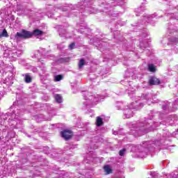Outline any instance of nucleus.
<instances>
[{
	"mask_svg": "<svg viewBox=\"0 0 178 178\" xmlns=\"http://www.w3.org/2000/svg\"><path fill=\"white\" fill-rule=\"evenodd\" d=\"M149 117L150 118L146 120L144 122H137L135 124V127L131 130V134H134L135 137L143 136V134L155 130L161 124L163 126H173L178 120V116L175 114L169 115L166 117L165 113H161L160 112L154 113L151 111Z\"/></svg>",
	"mask_w": 178,
	"mask_h": 178,
	"instance_id": "nucleus-1",
	"label": "nucleus"
},
{
	"mask_svg": "<svg viewBox=\"0 0 178 178\" xmlns=\"http://www.w3.org/2000/svg\"><path fill=\"white\" fill-rule=\"evenodd\" d=\"M169 137L177 138L178 129L172 134H170L168 130H164L162 134H159L156 135V139L154 143H152V141L144 142L142 145L138 146V149L136 151L137 155L140 158H145L146 155L154 151L155 147H161V145L165 143V140H167Z\"/></svg>",
	"mask_w": 178,
	"mask_h": 178,
	"instance_id": "nucleus-2",
	"label": "nucleus"
},
{
	"mask_svg": "<svg viewBox=\"0 0 178 178\" xmlns=\"http://www.w3.org/2000/svg\"><path fill=\"white\" fill-rule=\"evenodd\" d=\"M159 99H156V96L152 93H143L141 97H138L135 102H133L129 106H127L124 109V115L125 119H130L133 118L134 112L133 109L138 111L144 106L145 104H158Z\"/></svg>",
	"mask_w": 178,
	"mask_h": 178,
	"instance_id": "nucleus-3",
	"label": "nucleus"
},
{
	"mask_svg": "<svg viewBox=\"0 0 178 178\" xmlns=\"http://www.w3.org/2000/svg\"><path fill=\"white\" fill-rule=\"evenodd\" d=\"M83 109H88L92 108L97 102H101L105 99V96L99 95H92L90 92L85 91L83 92Z\"/></svg>",
	"mask_w": 178,
	"mask_h": 178,
	"instance_id": "nucleus-4",
	"label": "nucleus"
},
{
	"mask_svg": "<svg viewBox=\"0 0 178 178\" xmlns=\"http://www.w3.org/2000/svg\"><path fill=\"white\" fill-rule=\"evenodd\" d=\"M168 32L171 35H175V36H171V37H170L168 38L170 42H178V30H177V26H176V25L172 24H168Z\"/></svg>",
	"mask_w": 178,
	"mask_h": 178,
	"instance_id": "nucleus-5",
	"label": "nucleus"
},
{
	"mask_svg": "<svg viewBox=\"0 0 178 178\" xmlns=\"http://www.w3.org/2000/svg\"><path fill=\"white\" fill-rule=\"evenodd\" d=\"M159 17H162V15L159 16L158 14L154 13L150 15H147L143 17V19L141 22L142 26L143 24H146V23H150V24H154L152 22H155V19H158Z\"/></svg>",
	"mask_w": 178,
	"mask_h": 178,
	"instance_id": "nucleus-6",
	"label": "nucleus"
},
{
	"mask_svg": "<svg viewBox=\"0 0 178 178\" xmlns=\"http://www.w3.org/2000/svg\"><path fill=\"white\" fill-rule=\"evenodd\" d=\"M92 143H90V149H97L98 148V143H101L102 141V138L99 136H94L91 138Z\"/></svg>",
	"mask_w": 178,
	"mask_h": 178,
	"instance_id": "nucleus-7",
	"label": "nucleus"
},
{
	"mask_svg": "<svg viewBox=\"0 0 178 178\" xmlns=\"http://www.w3.org/2000/svg\"><path fill=\"white\" fill-rule=\"evenodd\" d=\"M45 56V49L40 48L36 51L33 58L38 59V62H42L41 57Z\"/></svg>",
	"mask_w": 178,
	"mask_h": 178,
	"instance_id": "nucleus-8",
	"label": "nucleus"
},
{
	"mask_svg": "<svg viewBox=\"0 0 178 178\" xmlns=\"http://www.w3.org/2000/svg\"><path fill=\"white\" fill-rule=\"evenodd\" d=\"M72 136L73 132H72V131L70 130H64L61 131V137H63V138H65L66 140H70Z\"/></svg>",
	"mask_w": 178,
	"mask_h": 178,
	"instance_id": "nucleus-9",
	"label": "nucleus"
},
{
	"mask_svg": "<svg viewBox=\"0 0 178 178\" xmlns=\"http://www.w3.org/2000/svg\"><path fill=\"white\" fill-rule=\"evenodd\" d=\"M161 83V81L155 76H152L149 79V84L150 86H158V84Z\"/></svg>",
	"mask_w": 178,
	"mask_h": 178,
	"instance_id": "nucleus-10",
	"label": "nucleus"
},
{
	"mask_svg": "<svg viewBox=\"0 0 178 178\" xmlns=\"http://www.w3.org/2000/svg\"><path fill=\"white\" fill-rule=\"evenodd\" d=\"M93 44L95 45V47H98V49L101 51H104L105 49V43H102V41L98 40L97 42H95ZM101 45H104V47L102 48Z\"/></svg>",
	"mask_w": 178,
	"mask_h": 178,
	"instance_id": "nucleus-11",
	"label": "nucleus"
},
{
	"mask_svg": "<svg viewBox=\"0 0 178 178\" xmlns=\"http://www.w3.org/2000/svg\"><path fill=\"white\" fill-rule=\"evenodd\" d=\"M42 34H44V32L40 29H35L33 32H32V35H34L35 37H41V35H42Z\"/></svg>",
	"mask_w": 178,
	"mask_h": 178,
	"instance_id": "nucleus-12",
	"label": "nucleus"
},
{
	"mask_svg": "<svg viewBox=\"0 0 178 178\" xmlns=\"http://www.w3.org/2000/svg\"><path fill=\"white\" fill-rule=\"evenodd\" d=\"M33 37V32L23 30V38H31Z\"/></svg>",
	"mask_w": 178,
	"mask_h": 178,
	"instance_id": "nucleus-13",
	"label": "nucleus"
},
{
	"mask_svg": "<svg viewBox=\"0 0 178 178\" xmlns=\"http://www.w3.org/2000/svg\"><path fill=\"white\" fill-rule=\"evenodd\" d=\"M58 33L60 37H65L66 38H69L67 35V32H66V30L65 29H59Z\"/></svg>",
	"mask_w": 178,
	"mask_h": 178,
	"instance_id": "nucleus-14",
	"label": "nucleus"
},
{
	"mask_svg": "<svg viewBox=\"0 0 178 178\" xmlns=\"http://www.w3.org/2000/svg\"><path fill=\"white\" fill-rule=\"evenodd\" d=\"M145 10V7H144V6H140V7L136 8L135 10V13H136V16H140V13H141L142 12H144Z\"/></svg>",
	"mask_w": 178,
	"mask_h": 178,
	"instance_id": "nucleus-15",
	"label": "nucleus"
},
{
	"mask_svg": "<svg viewBox=\"0 0 178 178\" xmlns=\"http://www.w3.org/2000/svg\"><path fill=\"white\" fill-rule=\"evenodd\" d=\"M149 47V43L145 40L144 42H140V49H144V48H148Z\"/></svg>",
	"mask_w": 178,
	"mask_h": 178,
	"instance_id": "nucleus-16",
	"label": "nucleus"
},
{
	"mask_svg": "<svg viewBox=\"0 0 178 178\" xmlns=\"http://www.w3.org/2000/svg\"><path fill=\"white\" fill-rule=\"evenodd\" d=\"M16 41H20V40H23V32H17L15 36Z\"/></svg>",
	"mask_w": 178,
	"mask_h": 178,
	"instance_id": "nucleus-17",
	"label": "nucleus"
},
{
	"mask_svg": "<svg viewBox=\"0 0 178 178\" xmlns=\"http://www.w3.org/2000/svg\"><path fill=\"white\" fill-rule=\"evenodd\" d=\"M104 124V121L102 120V118L101 117H97L96 120V125L97 127H101Z\"/></svg>",
	"mask_w": 178,
	"mask_h": 178,
	"instance_id": "nucleus-18",
	"label": "nucleus"
},
{
	"mask_svg": "<svg viewBox=\"0 0 178 178\" xmlns=\"http://www.w3.org/2000/svg\"><path fill=\"white\" fill-rule=\"evenodd\" d=\"M33 80V78H31V75L29 74H25V77H24V81H25V83H31Z\"/></svg>",
	"mask_w": 178,
	"mask_h": 178,
	"instance_id": "nucleus-19",
	"label": "nucleus"
},
{
	"mask_svg": "<svg viewBox=\"0 0 178 178\" xmlns=\"http://www.w3.org/2000/svg\"><path fill=\"white\" fill-rule=\"evenodd\" d=\"M39 68L42 72V74L47 72V67H45V64L44 63H42L41 65L39 66Z\"/></svg>",
	"mask_w": 178,
	"mask_h": 178,
	"instance_id": "nucleus-20",
	"label": "nucleus"
},
{
	"mask_svg": "<svg viewBox=\"0 0 178 178\" xmlns=\"http://www.w3.org/2000/svg\"><path fill=\"white\" fill-rule=\"evenodd\" d=\"M104 169L106 175H110V173H112V169H111V167L108 165H105Z\"/></svg>",
	"mask_w": 178,
	"mask_h": 178,
	"instance_id": "nucleus-21",
	"label": "nucleus"
},
{
	"mask_svg": "<svg viewBox=\"0 0 178 178\" xmlns=\"http://www.w3.org/2000/svg\"><path fill=\"white\" fill-rule=\"evenodd\" d=\"M55 101L58 104H62V96H60V95H55Z\"/></svg>",
	"mask_w": 178,
	"mask_h": 178,
	"instance_id": "nucleus-22",
	"label": "nucleus"
},
{
	"mask_svg": "<svg viewBox=\"0 0 178 178\" xmlns=\"http://www.w3.org/2000/svg\"><path fill=\"white\" fill-rule=\"evenodd\" d=\"M2 37H9V35L8 34V31H6V29H3L2 32H0V38H2Z\"/></svg>",
	"mask_w": 178,
	"mask_h": 178,
	"instance_id": "nucleus-23",
	"label": "nucleus"
},
{
	"mask_svg": "<svg viewBox=\"0 0 178 178\" xmlns=\"http://www.w3.org/2000/svg\"><path fill=\"white\" fill-rule=\"evenodd\" d=\"M148 70H149V72H156V68L155 67V65H154L153 64H149L148 65Z\"/></svg>",
	"mask_w": 178,
	"mask_h": 178,
	"instance_id": "nucleus-24",
	"label": "nucleus"
},
{
	"mask_svg": "<svg viewBox=\"0 0 178 178\" xmlns=\"http://www.w3.org/2000/svg\"><path fill=\"white\" fill-rule=\"evenodd\" d=\"M86 65V60L84 59H81L79 63V69H81L83 66Z\"/></svg>",
	"mask_w": 178,
	"mask_h": 178,
	"instance_id": "nucleus-25",
	"label": "nucleus"
},
{
	"mask_svg": "<svg viewBox=\"0 0 178 178\" xmlns=\"http://www.w3.org/2000/svg\"><path fill=\"white\" fill-rule=\"evenodd\" d=\"M63 79V75H56L54 76V81H60Z\"/></svg>",
	"mask_w": 178,
	"mask_h": 178,
	"instance_id": "nucleus-26",
	"label": "nucleus"
},
{
	"mask_svg": "<svg viewBox=\"0 0 178 178\" xmlns=\"http://www.w3.org/2000/svg\"><path fill=\"white\" fill-rule=\"evenodd\" d=\"M125 74H126L127 78L131 77V79H135L134 75L133 74V72H131V74H130L129 71H127Z\"/></svg>",
	"mask_w": 178,
	"mask_h": 178,
	"instance_id": "nucleus-27",
	"label": "nucleus"
},
{
	"mask_svg": "<svg viewBox=\"0 0 178 178\" xmlns=\"http://www.w3.org/2000/svg\"><path fill=\"white\" fill-rule=\"evenodd\" d=\"M128 95L130 98H134V90L129 89Z\"/></svg>",
	"mask_w": 178,
	"mask_h": 178,
	"instance_id": "nucleus-28",
	"label": "nucleus"
},
{
	"mask_svg": "<svg viewBox=\"0 0 178 178\" xmlns=\"http://www.w3.org/2000/svg\"><path fill=\"white\" fill-rule=\"evenodd\" d=\"M116 108L118 109V111H121L123 109V103L118 102L117 103Z\"/></svg>",
	"mask_w": 178,
	"mask_h": 178,
	"instance_id": "nucleus-29",
	"label": "nucleus"
},
{
	"mask_svg": "<svg viewBox=\"0 0 178 178\" xmlns=\"http://www.w3.org/2000/svg\"><path fill=\"white\" fill-rule=\"evenodd\" d=\"M126 154V149H125V148H124V149L120 150V152H119V155H120V156H124V154Z\"/></svg>",
	"mask_w": 178,
	"mask_h": 178,
	"instance_id": "nucleus-30",
	"label": "nucleus"
},
{
	"mask_svg": "<svg viewBox=\"0 0 178 178\" xmlns=\"http://www.w3.org/2000/svg\"><path fill=\"white\" fill-rule=\"evenodd\" d=\"M58 10H62L63 12H66L67 10H69V7H60L59 8H57Z\"/></svg>",
	"mask_w": 178,
	"mask_h": 178,
	"instance_id": "nucleus-31",
	"label": "nucleus"
},
{
	"mask_svg": "<svg viewBox=\"0 0 178 178\" xmlns=\"http://www.w3.org/2000/svg\"><path fill=\"white\" fill-rule=\"evenodd\" d=\"M79 29H80L81 30H86V29H87V25L85 24H81L79 25Z\"/></svg>",
	"mask_w": 178,
	"mask_h": 178,
	"instance_id": "nucleus-32",
	"label": "nucleus"
},
{
	"mask_svg": "<svg viewBox=\"0 0 178 178\" xmlns=\"http://www.w3.org/2000/svg\"><path fill=\"white\" fill-rule=\"evenodd\" d=\"M167 15L170 17V18H172V19H177V17H176V15H175V13H168L167 14Z\"/></svg>",
	"mask_w": 178,
	"mask_h": 178,
	"instance_id": "nucleus-33",
	"label": "nucleus"
},
{
	"mask_svg": "<svg viewBox=\"0 0 178 178\" xmlns=\"http://www.w3.org/2000/svg\"><path fill=\"white\" fill-rule=\"evenodd\" d=\"M74 47H76V43L72 42L69 45L70 49H74Z\"/></svg>",
	"mask_w": 178,
	"mask_h": 178,
	"instance_id": "nucleus-34",
	"label": "nucleus"
},
{
	"mask_svg": "<svg viewBox=\"0 0 178 178\" xmlns=\"http://www.w3.org/2000/svg\"><path fill=\"white\" fill-rule=\"evenodd\" d=\"M148 35V33H147V30H144L143 32H142L141 37H147Z\"/></svg>",
	"mask_w": 178,
	"mask_h": 178,
	"instance_id": "nucleus-35",
	"label": "nucleus"
},
{
	"mask_svg": "<svg viewBox=\"0 0 178 178\" xmlns=\"http://www.w3.org/2000/svg\"><path fill=\"white\" fill-rule=\"evenodd\" d=\"M113 134H114V136H118V135L120 134V131H113Z\"/></svg>",
	"mask_w": 178,
	"mask_h": 178,
	"instance_id": "nucleus-36",
	"label": "nucleus"
},
{
	"mask_svg": "<svg viewBox=\"0 0 178 178\" xmlns=\"http://www.w3.org/2000/svg\"><path fill=\"white\" fill-rule=\"evenodd\" d=\"M58 48H59V49H63V48H65V46H63V44H60V45H58Z\"/></svg>",
	"mask_w": 178,
	"mask_h": 178,
	"instance_id": "nucleus-37",
	"label": "nucleus"
},
{
	"mask_svg": "<svg viewBox=\"0 0 178 178\" xmlns=\"http://www.w3.org/2000/svg\"><path fill=\"white\" fill-rule=\"evenodd\" d=\"M135 27H140L139 30H143V27L140 26V24L135 25Z\"/></svg>",
	"mask_w": 178,
	"mask_h": 178,
	"instance_id": "nucleus-38",
	"label": "nucleus"
},
{
	"mask_svg": "<svg viewBox=\"0 0 178 178\" xmlns=\"http://www.w3.org/2000/svg\"><path fill=\"white\" fill-rule=\"evenodd\" d=\"M32 72H33V73H36L37 72V67H32Z\"/></svg>",
	"mask_w": 178,
	"mask_h": 178,
	"instance_id": "nucleus-39",
	"label": "nucleus"
},
{
	"mask_svg": "<svg viewBox=\"0 0 178 178\" xmlns=\"http://www.w3.org/2000/svg\"><path fill=\"white\" fill-rule=\"evenodd\" d=\"M22 103V100H17V105H20Z\"/></svg>",
	"mask_w": 178,
	"mask_h": 178,
	"instance_id": "nucleus-40",
	"label": "nucleus"
},
{
	"mask_svg": "<svg viewBox=\"0 0 178 178\" xmlns=\"http://www.w3.org/2000/svg\"><path fill=\"white\" fill-rule=\"evenodd\" d=\"M48 17H50L51 19H54V15H50L49 14L47 15Z\"/></svg>",
	"mask_w": 178,
	"mask_h": 178,
	"instance_id": "nucleus-41",
	"label": "nucleus"
},
{
	"mask_svg": "<svg viewBox=\"0 0 178 178\" xmlns=\"http://www.w3.org/2000/svg\"><path fill=\"white\" fill-rule=\"evenodd\" d=\"M2 97H3V95H2V92L0 91V99L1 98H2Z\"/></svg>",
	"mask_w": 178,
	"mask_h": 178,
	"instance_id": "nucleus-42",
	"label": "nucleus"
},
{
	"mask_svg": "<svg viewBox=\"0 0 178 178\" xmlns=\"http://www.w3.org/2000/svg\"><path fill=\"white\" fill-rule=\"evenodd\" d=\"M44 120H51V117L47 118H44Z\"/></svg>",
	"mask_w": 178,
	"mask_h": 178,
	"instance_id": "nucleus-43",
	"label": "nucleus"
},
{
	"mask_svg": "<svg viewBox=\"0 0 178 178\" xmlns=\"http://www.w3.org/2000/svg\"><path fill=\"white\" fill-rule=\"evenodd\" d=\"M84 3H87V2H90V0H84Z\"/></svg>",
	"mask_w": 178,
	"mask_h": 178,
	"instance_id": "nucleus-44",
	"label": "nucleus"
},
{
	"mask_svg": "<svg viewBox=\"0 0 178 178\" xmlns=\"http://www.w3.org/2000/svg\"><path fill=\"white\" fill-rule=\"evenodd\" d=\"M92 159H97V157H95V156H92Z\"/></svg>",
	"mask_w": 178,
	"mask_h": 178,
	"instance_id": "nucleus-45",
	"label": "nucleus"
},
{
	"mask_svg": "<svg viewBox=\"0 0 178 178\" xmlns=\"http://www.w3.org/2000/svg\"><path fill=\"white\" fill-rule=\"evenodd\" d=\"M79 33H84V31H81L80 30L78 31Z\"/></svg>",
	"mask_w": 178,
	"mask_h": 178,
	"instance_id": "nucleus-46",
	"label": "nucleus"
},
{
	"mask_svg": "<svg viewBox=\"0 0 178 178\" xmlns=\"http://www.w3.org/2000/svg\"><path fill=\"white\" fill-rule=\"evenodd\" d=\"M45 149H47V151H48V149H49V148L48 147H46Z\"/></svg>",
	"mask_w": 178,
	"mask_h": 178,
	"instance_id": "nucleus-47",
	"label": "nucleus"
},
{
	"mask_svg": "<svg viewBox=\"0 0 178 178\" xmlns=\"http://www.w3.org/2000/svg\"><path fill=\"white\" fill-rule=\"evenodd\" d=\"M88 112H92V110H88Z\"/></svg>",
	"mask_w": 178,
	"mask_h": 178,
	"instance_id": "nucleus-48",
	"label": "nucleus"
},
{
	"mask_svg": "<svg viewBox=\"0 0 178 178\" xmlns=\"http://www.w3.org/2000/svg\"><path fill=\"white\" fill-rule=\"evenodd\" d=\"M114 2H118V0H114Z\"/></svg>",
	"mask_w": 178,
	"mask_h": 178,
	"instance_id": "nucleus-49",
	"label": "nucleus"
},
{
	"mask_svg": "<svg viewBox=\"0 0 178 178\" xmlns=\"http://www.w3.org/2000/svg\"><path fill=\"white\" fill-rule=\"evenodd\" d=\"M26 69H30V67H26Z\"/></svg>",
	"mask_w": 178,
	"mask_h": 178,
	"instance_id": "nucleus-50",
	"label": "nucleus"
},
{
	"mask_svg": "<svg viewBox=\"0 0 178 178\" xmlns=\"http://www.w3.org/2000/svg\"><path fill=\"white\" fill-rule=\"evenodd\" d=\"M90 152H94L92 150V151H90Z\"/></svg>",
	"mask_w": 178,
	"mask_h": 178,
	"instance_id": "nucleus-51",
	"label": "nucleus"
},
{
	"mask_svg": "<svg viewBox=\"0 0 178 178\" xmlns=\"http://www.w3.org/2000/svg\"><path fill=\"white\" fill-rule=\"evenodd\" d=\"M54 10H56V8H55Z\"/></svg>",
	"mask_w": 178,
	"mask_h": 178,
	"instance_id": "nucleus-52",
	"label": "nucleus"
},
{
	"mask_svg": "<svg viewBox=\"0 0 178 178\" xmlns=\"http://www.w3.org/2000/svg\"><path fill=\"white\" fill-rule=\"evenodd\" d=\"M70 148H73V146H72V147H71Z\"/></svg>",
	"mask_w": 178,
	"mask_h": 178,
	"instance_id": "nucleus-53",
	"label": "nucleus"
}]
</instances>
